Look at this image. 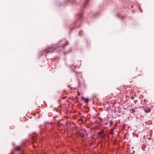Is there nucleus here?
<instances>
[{
    "instance_id": "f257e3e1",
    "label": "nucleus",
    "mask_w": 154,
    "mask_h": 154,
    "mask_svg": "<svg viewBox=\"0 0 154 154\" xmlns=\"http://www.w3.org/2000/svg\"><path fill=\"white\" fill-rule=\"evenodd\" d=\"M54 50V49H52L50 48H48V50H46V52L47 53H52Z\"/></svg>"
},
{
    "instance_id": "f03ea898",
    "label": "nucleus",
    "mask_w": 154,
    "mask_h": 154,
    "mask_svg": "<svg viewBox=\"0 0 154 154\" xmlns=\"http://www.w3.org/2000/svg\"><path fill=\"white\" fill-rule=\"evenodd\" d=\"M144 110L145 112L148 113L150 112L151 109L149 107H146L144 109Z\"/></svg>"
},
{
    "instance_id": "7ed1b4c3",
    "label": "nucleus",
    "mask_w": 154,
    "mask_h": 154,
    "mask_svg": "<svg viewBox=\"0 0 154 154\" xmlns=\"http://www.w3.org/2000/svg\"><path fill=\"white\" fill-rule=\"evenodd\" d=\"M21 148V146H16L15 148V150L17 151H19L20 150Z\"/></svg>"
},
{
    "instance_id": "20e7f679",
    "label": "nucleus",
    "mask_w": 154,
    "mask_h": 154,
    "mask_svg": "<svg viewBox=\"0 0 154 154\" xmlns=\"http://www.w3.org/2000/svg\"><path fill=\"white\" fill-rule=\"evenodd\" d=\"M68 42H66L65 43L63 46V48L65 47L66 45H68Z\"/></svg>"
},
{
    "instance_id": "39448f33",
    "label": "nucleus",
    "mask_w": 154,
    "mask_h": 154,
    "mask_svg": "<svg viewBox=\"0 0 154 154\" xmlns=\"http://www.w3.org/2000/svg\"><path fill=\"white\" fill-rule=\"evenodd\" d=\"M104 131H99L98 132V135H100L102 134H103Z\"/></svg>"
},
{
    "instance_id": "423d86ee",
    "label": "nucleus",
    "mask_w": 154,
    "mask_h": 154,
    "mask_svg": "<svg viewBox=\"0 0 154 154\" xmlns=\"http://www.w3.org/2000/svg\"><path fill=\"white\" fill-rule=\"evenodd\" d=\"M88 98H86V99L85 100V103H87L88 102Z\"/></svg>"
},
{
    "instance_id": "0eeeda50",
    "label": "nucleus",
    "mask_w": 154,
    "mask_h": 154,
    "mask_svg": "<svg viewBox=\"0 0 154 154\" xmlns=\"http://www.w3.org/2000/svg\"><path fill=\"white\" fill-rule=\"evenodd\" d=\"M113 122L112 121H111L110 122L109 126H112V124H113Z\"/></svg>"
},
{
    "instance_id": "6e6552de",
    "label": "nucleus",
    "mask_w": 154,
    "mask_h": 154,
    "mask_svg": "<svg viewBox=\"0 0 154 154\" xmlns=\"http://www.w3.org/2000/svg\"><path fill=\"white\" fill-rule=\"evenodd\" d=\"M88 0H87V1L84 4V6H85L86 5V4H87V1H88Z\"/></svg>"
},
{
    "instance_id": "1a4fd4ad",
    "label": "nucleus",
    "mask_w": 154,
    "mask_h": 154,
    "mask_svg": "<svg viewBox=\"0 0 154 154\" xmlns=\"http://www.w3.org/2000/svg\"><path fill=\"white\" fill-rule=\"evenodd\" d=\"M131 111H132V112H133V113L134 112H135V110L134 109H132Z\"/></svg>"
},
{
    "instance_id": "9d476101",
    "label": "nucleus",
    "mask_w": 154,
    "mask_h": 154,
    "mask_svg": "<svg viewBox=\"0 0 154 154\" xmlns=\"http://www.w3.org/2000/svg\"><path fill=\"white\" fill-rule=\"evenodd\" d=\"M131 98L132 100H133L134 99V98L133 97H131Z\"/></svg>"
},
{
    "instance_id": "9b49d317",
    "label": "nucleus",
    "mask_w": 154,
    "mask_h": 154,
    "mask_svg": "<svg viewBox=\"0 0 154 154\" xmlns=\"http://www.w3.org/2000/svg\"><path fill=\"white\" fill-rule=\"evenodd\" d=\"M99 119H100V121H101V122H102V121H103V120L102 119V118H99Z\"/></svg>"
},
{
    "instance_id": "f8f14e48",
    "label": "nucleus",
    "mask_w": 154,
    "mask_h": 154,
    "mask_svg": "<svg viewBox=\"0 0 154 154\" xmlns=\"http://www.w3.org/2000/svg\"><path fill=\"white\" fill-rule=\"evenodd\" d=\"M33 140H35V137H32Z\"/></svg>"
},
{
    "instance_id": "ddd939ff",
    "label": "nucleus",
    "mask_w": 154,
    "mask_h": 154,
    "mask_svg": "<svg viewBox=\"0 0 154 154\" xmlns=\"http://www.w3.org/2000/svg\"><path fill=\"white\" fill-rule=\"evenodd\" d=\"M60 124H59V123H58V124L57 125H58V126H60Z\"/></svg>"
},
{
    "instance_id": "4468645a",
    "label": "nucleus",
    "mask_w": 154,
    "mask_h": 154,
    "mask_svg": "<svg viewBox=\"0 0 154 154\" xmlns=\"http://www.w3.org/2000/svg\"><path fill=\"white\" fill-rule=\"evenodd\" d=\"M80 17L81 18L82 17V15H81L80 16Z\"/></svg>"
},
{
    "instance_id": "2eb2a0df",
    "label": "nucleus",
    "mask_w": 154,
    "mask_h": 154,
    "mask_svg": "<svg viewBox=\"0 0 154 154\" xmlns=\"http://www.w3.org/2000/svg\"><path fill=\"white\" fill-rule=\"evenodd\" d=\"M75 2V1H74V2Z\"/></svg>"
},
{
    "instance_id": "dca6fc26",
    "label": "nucleus",
    "mask_w": 154,
    "mask_h": 154,
    "mask_svg": "<svg viewBox=\"0 0 154 154\" xmlns=\"http://www.w3.org/2000/svg\"><path fill=\"white\" fill-rule=\"evenodd\" d=\"M10 154H13V153H11Z\"/></svg>"
}]
</instances>
